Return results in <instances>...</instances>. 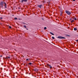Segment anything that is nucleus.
<instances>
[{
  "label": "nucleus",
  "instance_id": "obj_1",
  "mask_svg": "<svg viewBox=\"0 0 78 78\" xmlns=\"http://www.w3.org/2000/svg\"><path fill=\"white\" fill-rule=\"evenodd\" d=\"M66 14H68V15H70V14H71V12H69V11L67 10H66Z\"/></svg>",
  "mask_w": 78,
  "mask_h": 78
},
{
  "label": "nucleus",
  "instance_id": "obj_2",
  "mask_svg": "<svg viewBox=\"0 0 78 78\" xmlns=\"http://www.w3.org/2000/svg\"><path fill=\"white\" fill-rule=\"evenodd\" d=\"M58 39H66V38L61 36H58Z\"/></svg>",
  "mask_w": 78,
  "mask_h": 78
},
{
  "label": "nucleus",
  "instance_id": "obj_3",
  "mask_svg": "<svg viewBox=\"0 0 78 78\" xmlns=\"http://www.w3.org/2000/svg\"><path fill=\"white\" fill-rule=\"evenodd\" d=\"M27 0H22L21 1L22 3H23V2H27Z\"/></svg>",
  "mask_w": 78,
  "mask_h": 78
},
{
  "label": "nucleus",
  "instance_id": "obj_4",
  "mask_svg": "<svg viewBox=\"0 0 78 78\" xmlns=\"http://www.w3.org/2000/svg\"><path fill=\"white\" fill-rule=\"evenodd\" d=\"M0 5L2 7L3 6V2H1Z\"/></svg>",
  "mask_w": 78,
  "mask_h": 78
},
{
  "label": "nucleus",
  "instance_id": "obj_5",
  "mask_svg": "<svg viewBox=\"0 0 78 78\" xmlns=\"http://www.w3.org/2000/svg\"><path fill=\"white\" fill-rule=\"evenodd\" d=\"M42 5H38L37 6L38 7H39L40 8H42Z\"/></svg>",
  "mask_w": 78,
  "mask_h": 78
},
{
  "label": "nucleus",
  "instance_id": "obj_6",
  "mask_svg": "<svg viewBox=\"0 0 78 78\" xmlns=\"http://www.w3.org/2000/svg\"><path fill=\"white\" fill-rule=\"evenodd\" d=\"M47 66H48V67H50V68H52V66H51L49 64H48Z\"/></svg>",
  "mask_w": 78,
  "mask_h": 78
},
{
  "label": "nucleus",
  "instance_id": "obj_7",
  "mask_svg": "<svg viewBox=\"0 0 78 78\" xmlns=\"http://www.w3.org/2000/svg\"><path fill=\"white\" fill-rule=\"evenodd\" d=\"M4 4L5 5V8H6V3L4 2Z\"/></svg>",
  "mask_w": 78,
  "mask_h": 78
},
{
  "label": "nucleus",
  "instance_id": "obj_8",
  "mask_svg": "<svg viewBox=\"0 0 78 78\" xmlns=\"http://www.w3.org/2000/svg\"><path fill=\"white\" fill-rule=\"evenodd\" d=\"M74 31H76L77 30V29L76 28H74Z\"/></svg>",
  "mask_w": 78,
  "mask_h": 78
},
{
  "label": "nucleus",
  "instance_id": "obj_9",
  "mask_svg": "<svg viewBox=\"0 0 78 78\" xmlns=\"http://www.w3.org/2000/svg\"><path fill=\"white\" fill-rule=\"evenodd\" d=\"M50 34H52V35H54V34H53L51 32H50Z\"/></svg>",
  "mask_w": 78,
  "mask_h": 78
},
{
  "label": "nucleus",
  "instance_id": "obj_10",
  "mask_svg": "<svg viewBox=\"0 0 78 78\" xmlns=\"http://www.w3.org/2000/svg\"><path fill=\"white\" fill-rule=\"evenodd\" d=\"M73 19H74V20H76V18H74Z\"/></svg>",
  "mask_w": 78,
  "mask_h": 78
},
{
  "label": "nucleus",
  "instance_id": "obj_11",
  "mask_svg": "<svg viewBox=\"0 0 78 78\" xmlns=\"http://www.w3.org/2000/svg\"><path fill=\"white\" fill-rule=\"evenodd\" d=\"M73 22H74V20H73L71 21V23H73Z\"/></svg>",
  "mask_w": 78,
  "mask_h": 78
},
{
  "label": "nucleus",
  "instance_id": "obj_12",
  "mask_svg": "<svg viewBox=\"0 0 78 78\" xmlns=\"http://www.w3.org/2000/svg\"><path fill=\"white\" fill-rule=\"evenodd\" d=\"M52 39H55V37H52Z\"/></svg>",
  "mask_w": 78,
  "mask_h": 78
},
{
  "label": "nucleus",
  "instance_id": "obj_13",
  "mask_svg": "<svg viewBox=\"0 0 78 78\" xmlns=\"http://www.w3.org/2000/svg\"><path fill=\"white\" fill-rule=\"evenodd\" d=\"M35 71H38V69H35Z\"/></svg>",
  "mask_w": 78,
  "mask_h": 78
},
{
  "label": "nucleus",
  "instance_id": "obj_14",
  "mask_svg": "<svg viewBox=\"0 0 78 78\" xmlns=\"http://www.w3.org/2000/svg\"><path fill=\"white\" fill-rule=\"evenodd\" d=\"M62 12H61V13L60 14V16H62Z\"/></svg>",
  "mask_w": 78,
  "mask_h": 78
},
{
  "label": "nucleus",
  "instance_id": "obj_15",
  "mask_svg": "<svg viewBox=\"0 0 78 78\" xmlns=\"http://www.w3.org/2000/svg\"><path fill=\"white\" fill-rule=\"evenodd\" d=\"M14 19L15 20H17V18H15Z\"/></svg>",
  "mask_w": 78,
  "mask_h": 78
},
{
  "label": "nucleus",
  "instance_id": "obj_16",
  "mask_svg": "<svg viewBox=\"0 0 78 78\" xmlns=\"http://www.w3.org/2000/svg\"><path fill=\"white\" fill-rule=\"evenodd\" d=\"M44 30H46V29H47V27H44Z\"/></svg>",
  "mask_w": 78,
  "mask_h": 78
},
{
  "label": "nucleus",
  "instance_id": "obj_17",
  "mask_svg": "<svg viewBox=\"0 0 78 78\" xmlns=\"http://www.w3.org/2000/svg\"><path fill=\"white\" fill-rule=\"evenodd\" d=\"M29 64L30 65H31V64H32V63H29Z\"/></svg>",
  "mask_w": 78,
  "mask_h": 78
},
{
  "label": "nucleus",
  "instance_id": "obj_18",
  "mask_svg": "<svg viewBox=\"0 0 78 78\" xmlns=\"http://www.w3.org/2000/svg\"><path fill=\"white\" fill-rule=\"evenodd\" d=\"M24 28H27V27H26V26L25 25L24 26Z\"/></svg>",
  "mask_w": 78,
  "mask_h": 78
},
{
  "label": "nucleus",
  "instance_id": "obj_19",
  "mask_svg": "<svg viewBox=\"0 0 78 78\" xmlns=\"http://www.w3.org/2000/svg\"><path fill=\"white\" fill-rule=\"evenodd\" d=\"M9 28H11V26H9Z\"/></svg>",
  "mask_w": 78,
  "mask_h": 78
},
{
  "label": "nucleus",
  "instance_id": "obj_20",
  "mask_svg": "<svg viewBox=\"0 0 78 78\" xmlns=\"http://www.w3.org/2000/svg\"><path fill=\"white\" fill-rule=\"evenodd\" d=\"M2 19H3V18L2 17H1V18L0 17V19L2 20Z\"/></svg>",
  "mask_w": 78,
  "mask_h": 78
},
{
  "label": "nucleus",
  "instance_id": "obj_21",
  "mask_svg": "<svg viewBox=\"0 0 78 78\" xmlns=\"http://www.w3.org/2000/svg\"><path fill=\"white\" fill-rule=\"evenodd\" d=\"M7 58H10V57H8Z\"/></svg>",
  "mask_w": 78,
  "mask_h": 78
},
{
  "label": "nucleus",
  "instance_id": "obj_22",
  "mask_svg": "<svg viewBox=\"0 0 78 78\" xmlns=\"http://www.w3.org/2000/svg\"><path fill=\"white\" fill-rule=\"evenodd\" d=\"M28 59L27 58V59H26V61H28Z\"/></svg>",
  "mask_w": 78,
  "mask_h": 78
},
{
  "label": "nucleus",
  "instance_id": "obj_23",
  "mask_svg": "<svg viewBox=\"0 0 78 78\" xmlns=\"http://www.w3.org/2000/svg\"><path fill=\"white\" fill-rule=\"evenodd\" d=\"M76 42H78V40H76Z\"/></svg>",
  "mask_w": 78,
  "mask_h": 78
},
{
  "label": "nucleus",
  "instance_id": "obj_24",
  "mask_svg": "<svg viewBox=\"0 0 78 78\" xmlns=\"http://www.w3.org/2000/svg\"><path fill=\"white\" fill-rule=\"evenodd\" d=\"M70 20H72V19H71V18L70 19Z\"/></svg>",
  "mask_w": 78,
  "mask_h": 78
},
{
  "label": "nucleus",
  "instance_id": "obj_25",
  "mask_svg": "<svg viewBox=\"0 0 78 78\" xmlns=\"http://www.w3.org/2000/svg\"><path fill=\"white\" fill-rule=\"evenodd\" d=\"M73 1H75V0H73Z\"/></svg>",
  "mask_w": 78,
  "mask_h": 78
},
{
  "label": "nucleus",
  "instance_id": "obj_26",
  "mask_svg": "<svg viewBox=\"0 0 78 78\" xmlns=\"http://www.w3.org/2000/svg\"><path fill=\"white\" fill-rule=\"evenodd\" d=\"M2 56H1V57H2Z\"/></svg>",
  "mask_w": 78,
  "mask_h": 78
},
{
  "label": "nucleus",
  "instance_id": "obj_27",
  "mask_svg": "<svg viewBox=\"0 0 78 78\" xmlns=\"http://www.w3.org/2000/svg\"><path fill=\"white\" fill-rule=\"evenodd\" d=\"M13 78H15V77H13Z\"/></svg>",
  "mask_w": 78,
  "mask_h": 78
}]
</instances>
